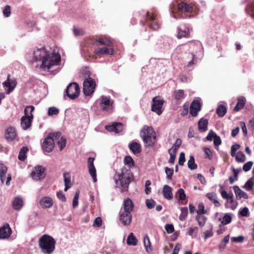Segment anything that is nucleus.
<instances>
[{"label": "nucleus", "mask_w": 254, "mask_h": 254, "mask_svg": "<svg viewBox=\"0 0 254 254\" xmlns=\"http://www.w3.org/2000/svg\"><path fill=\"white\" fill-rule=\"evenodd\" d=\"M133 180V176L132 173L122 171L121 173L115 176V188L118 189L122 192L127 191L129 184Z\"/></svg>", "instance_id": "obj_1"}, {"label": "nucleus", "mask_w": 254, "mask_h": 254, "mask_svg": "<svg viewBox=\"0 0 254 254\" xmlns=\"http://www.w3.org/2000/svg\"><path fill=\"white\" fill-rule=\"evenodd\" d=\"M140 136L145 147H151L155 144L156 134L152 127L144 126L140 131Z\"/></svg>", "instance_id": "obj_2"}, {"label": "nucleus", "mask_w": 254, "mask_h": 254, "mask_svg": "<svg viewBox=\"0 0 254 254\" xmlns=\"http://www.w3.org/2000/svg\"><path fill=\"white\" fill-rule=\"evenodd\" d=\"M56 241L55 239L48 235L45 234L39 239V245L42 252L45 254H50L55 249Z\"/></svg>", "instance_id": "obj_3"}, {"label": "nucleus", "mask_w": 254, "mask_h": 254, "mask_svg": "<svg viewBox=\"0 0 254 254\" xmlns=\"http://www.w3.org/2000/svg\"><path fill=\"white\" fill-rule=\"evenodd\" d=\"M61 61V56L54 53H49V55L42 61L41 68L50 69L53 66L58 65Z\"/></svg>", "instance_id": "obj_4"}, {"label": "nucleus", "mask_w": 254, "mask_h": 254, "mask_svg": "<svg viewBox=\"0 0 254 254\" xmlns=\"http://www.w3.org/2000/svg\"><path fill=\"white\" fill-rule=\"evenodd\" d=\"M34 109L33 106H27L25 108V115L21 119V126L24 130H26L31 126L32 120L33 118L32 112Z\"/></svg>", "instance_id": "obj_5"}, {"label": "nucleus", "mask_w": 254, "mask_h": 254, "mask_svg": "<svg viewBox=\"0 0 254 254\" xmlns=\"http://www.w3.org/2000/svg\"><path fill=\"white\" fill-rule=\"evenodd\" d=\"M65 93L67 96L71 99H75L77 98L80 93V88L77 83L75 82L70 83L66 87Z\"/></svg>", "instance_id": "obj_6"}, {"label": "nucleus", "mask_w": 254, "mask_h": 254, "mask_svg": "<svg viewBox=\"0 0 254 254\" xmlns=\"http://www.w3.org/2000/svg\"><path fill=\"white\" fill-rule=\"evenodd\" d=\"M83 91L86 96H90L94 92L96 87V83L93 79L88 77L83 82Z\"/></svg>", "instance_id": "obj_7"}, {"label": "nucleus", "mask_w": 254, "mask_h": 254, "mask_svg": "<svg viewBox=\"0 0 254 254\" xmlns=\"http://www.w3.org/2000/svg\"><path fill=\"white\" fill-rule=\"evenodd\" d=\"M30 176L35 181L42 180L46 176L45 168L41 165H37L34 167Z\"/></svg>", "instance_id": "obj_8"}, {"label": "nucleus", "mask_w": 254, "mask_h": 254, "mask_svg": "<svg viewBox=\"0 0 254 254\" xmlns=\"http://www.w3.org/2000/svg\"><path fill=\"white\" fill-rule=\"evenodd\" d=\"M178 11L179 13H184V15H182L181 17L183 18H190V15H188L186 14V13H191L193 11V6L191 4H189L185 1H181L178 4L177 7Z\"/></svg>", "instance_id": "obj_9"}, {"label": "nucleus", "mask_w": 254, "mask_h": 254, "mask_svg": "<svg viewBox=\"0 0 254 254\" xmlns=\"http://www.w3.org/2000/svg\"><path fill=\"white\" fill-rule=\"evenodd\" d=\"M164 103V100L160 99V97L156 96L152 99L151 110L160 115L162 113V107Z\"/></svg>", "instance_id": "obj_10"}, {"label": "nucleus", "mask_w": 254, "mask_h": 254, "mask_svg": "<svg viewBox=\"0 0 254 254\" xmlns=\"http://www.w3.org/2000/svg\"><path fill=\"white\" fill-rule=\"evenodd\" d=\"M119 220L120 224H122L123 226H128L131 223L132 215L130 213L120 210Z\"/></svg>", "instance_id": "obj_11"}, {"label": "nucleus", "mask_w": 254, "mask_h": 254, "mask_svg": "<svg viewBox=\"0 0 254 254\" xmlns=\"http://www.w3.org/2000/svg\"><path fill=\"white\" fill-rule=\"evenodd\" d=\"M3 87L6 90L7 94H10L15 88L17 82L15 80L10 79L9 75H8L7 79L2 83Z\"/></svg>", "instance_id": "obj_12"}, {"label": "nucleus", "mask_w": 254, "mask_h": 254, "mask_svg": "<svg viewBox=\"0 0 254 254\" xmlns=\"http://www.w3.org/2000/svg\"><path fill=\"white\" fill-rule=\"evenodd\" d=\"M156 18V15L155 13H152V15L150 14L149 12L146 13V24L149 27L154 30H156L160 28L159 24L157 22L153 23V22Z\"/></svg>", "instance_id": "obj_13"}, {"label": "nucleus", "mask_w": 254, "mask_h": 254, "mask_svg": "<svg viewBox=\"0 0 254 254\" xmlns=\"http://www.w3.org/2000/svg\"><path fill=\"white\" fill-rule=\"evenodd\" d=\"M42 148L48 152H51L55 147V142L50 136H47L42 143Z\"/></svg>", "instance_id": "obj_14"}, {"label": "nucleus", "mask_w": 254, "mask_h": 254, "mask_svg": "<svg viewBox=\"0 0 254 254\" xmlns=\"http://www.w3.org/2000/svg\"><path fill=\"white\" fill-rule=\"evenodd\" d=\"M100 104L99 107L103 111H106L109 110L110 107V99L109 97L101 96L97 101V103Z\"/></svg>", "instance_id": "obj_15"}, {"label": "nucleus", "mask_w": 254, "mask_h": 254, "mask_svg": "<svg viewBox=\"0 0 254 254\" xmlns=\"http://www.w3.org/2000/svg\"><path fill=\"white\" fill-rule=\"evenodd\" d=\"M201 109V104L198 100H193L190 107V113L193 117H196Z\"/></svg>", "instance_id": "obj_16"}, {"label": "nucleus", "mask_w": 254, "mask_h": 254, "mask_svg": "<svg viewBox=\"0 0 254 254\" xmlns=\"http://www.w3.org/2000/svg\"><path fill=\"white\" fill-rule=\"evenodd\" d=\"M189 47L190 50L191 51V53H193L195 55L202 52L203 47L202 44L198 41L190 42L189 44Z\"/></svg>", "instance_id": "obj_17"}, {"label": "nucleus", "mask_w": 254, "mask_h": 254, "mask_svg": "<svg viewBox=\"0 0 254 254\" xmlns=\"http://www.w3.org/2000/svg\"><path fill=\"white\" fill-rule=\"evenodd\" d=\"M49 52L46 51L44 48L37 49L34 51V57L36 61L43 60L49 55Z\"/></svg>", "instance_id": "obj_18"}, {"label": "nucleus", "mask_w": 254, "mask_h": 254, "mask_svg": "<svg viewBox=\"0 0 254 254\" xmlns=\"http://www.w3.org/2000/svg\"><path fill=\"white\" fill-rule=\"evenodd\" d=\"M186 60H190L188 62L185 66L190 69H192L197 63L196 55L194 54L193 53H190L186 58Z\"/></svg>", "instance_id": "obj_19"}, {"label": "nucleus", "mask_w": 254, "mask_h": 254, "mask_svg": "<svg viewBox=\"0 0 254 254\" xmlns=\"http://www.w3.org/2000/svg\"><path fill=\"white\" fill-rule=\"evenodd\" d=\"M128 148L135 155L139 154L141 151V146L139 143L132 141L128 144Z\"/></svg>", "instance_id": "obj_20"}, {"label": "nucleus", "mask_w": 254, "mask_h": 254, "mask_svg": "<svg viewBox=\"0 0 254 254\" xmlns=\"http://www.w3.org/2000/svg\"><path fill=\"white\" fill-rule=\"evenodd\" d=\"M11 229L8 224L0 228V239L8 238L11 234Z\"/></svg>", "instance_id": "obj_21"}, {"label": "nucleus", "mask_w": 254, "mask_h": 254, "mask_svg": "<svg viewBox=\"0 0 254 254\" xmlns=\"http://www.w3.org/2000/svg\"><path fill=\"white\" fill-rule=\"evenodd\" d=\"M40 204L43 208H50L53 204V201L50 197L44 196L41 199Z\"/></svg>", "instance_id": "obj_22"}, {"label": "nucleus", "mask_w": 254, "mask_h": 254, "mask_svg": "<svg viewBox=\"0 0 254 254\" xmlns=\"http://www.w3.org/2000/svg\"><path fill=\"white\" fill-rule=\"evenodd\" d=\"M134 204L132 201L129 198H127L124 201V209H121V211L127 212L131 213L133 209Z\"/></svg>", "instance_id": "obj_23"}, {"label": "nucleus", "mask_w": 254, "mask_h": 254, "mask_svg": "<svg viewBox=\"0 0 254 254\" xmlns=\"http://www.w3.org/2000/svg\"><path fill=\"white\" fill-rule=\"evenodd\" d=\"M16 136L15 128L13 127H8L5 132V137L8 141L13 140Z\"/></svg>", "instance_id": "obj_24"}, {"label": "nucleus", "mask_w": 254, "mask_h": 254, "mask_svg": "<svg viewBox=\"0 0 254 254\" xmlns=\"http://www.w3.org/2000/svg\"><path fill=\"white\" fill-rule=\"evenodd\" d=\"M233 190L236 194L237 199H240L242 197L245 199L248 198V194L245 191H243L242 190H241L238 186H234Z\"/></svg>", "instance_id": "obj_25"}, {"label": "nucleus", "mask_w": 254, "mask_h": 254, "mask_svg": "<svg viewBox=\"0 0 254 254\" xmlns=\"http://www.w3.org/2000/svg\"><path fill=\"white\" fill-rule=\"evenodd\" d=\"M177 37L178 39L182 38L190 37V30L188 27L185 28L184 30H182L181 28H178V34Z\"/></svg>", "instance_id": "obj_26"}, {"label": "nucleus", "mask_w": 254, "mask_h": 254, "mask_svg": "<svg viewBox=\"0 0 254 254\" xmlns=\"http://www.w3.org/2000/svg\"><path fill=\"white\" fill-rule=\"evenodd\" d=\"M163 194L164 197L169 200L173 198L172 189L170 186L165 185L163 187Z\"/></svg>", "instance_id": "obj_27"}, {"label": "nucleus", "mask_w": 254, "mask_h": 254, "mask_svg": "<svg viewBox=\"0 0 254 254\" xmlns=\"http://www.w3.org/2000/svg\"><path fill=\"white\" fill-rule=\"evenodd\" d=\"M125 126L122 123L113 122L112 123V132L116 133L121 132L124 129Z\"/></svg>", "instance_id": "obj_28"}, {"label": "nucleus", "mask_w": 254, "mask_h": 254, "mask_svg": "<svg viewBox=\"0 0 254 254\" xmlns=\"http://www.w3.org/2000/svg\"><path fill=\"white\" fill-rule=\"evenodd\" d=\"M237 103L236 105L234 108L233 110L235 112H238L242 108H243L246 103V98L244 97H240L237 99Z\"/></svg>", "instance_id": "obj_29"}, {"label": "nucleus", "mask_w": 254, "mask_h": 254, "mask_svg": "<svg viewBox=\"0 0 254 254\" xmlns=\"http://www.w3.org/2000/svg\"><path fill=\"white\" fill-rule=\"evenodd\" d=\"M208 121L207 119L201 118L198 122L199 130L201 132H204L207 130Z\"/></svg>", "instance_id": "obj_30"}, {"label": "nucleus", "mask_w": 254, "mask_h": 254, "mask_svg": "<svg viewBox=\"0 0 254 254\" xmlns=\"http://www.w3.org/2000/svg\"><path fill=\"white\" fill-rule=\"evenodd\" d=\"M23 205V200L19 197H15L12 202V207L16 210H19Z\"/></svg>", "instance_id": "obj_31"}, {"label": "nucleus", "mask_w": 254, "mask_h": 254, "mask_svg": "<svg viewBox=\"0 0 254 254\" xmlns=\"http://www.w3.org/2000/svg\"><path fill=\"white\" fill-rule=\"evenodd\" d=\"M64 191H67L70 187V182H71V178L70 175L68 173H64Z\"/></svg>", "instance_id": "obj_32"}, {"label": "nucleus", "mask_w": 254, "mask_h": 254, "mask_svg": "<svg viewBox=\"0 0 254 254\" xmlns=\"http://www.w3.org/2000/svg\"><path fill=\"white\" fill-rule=\"evenodd\" d=\"M7 168L3 164H0V178L2 183H3L6 178Z\"/></svg>", "instance_id": "obj_33"}, {"label": "nucleus", "mask_w": 254, "mask_h": 254, "mask_svg": "<svg viewBox=\"0 0 254 254\" xmlns=\"http://www.w3.org/2000/svg\"><path fill=\"white\" fill-rule=\"evenodd\" d=\"M185 91L182 89L175 90L173 93V97L177 101L181 100L185 98Z\"/></svg>", "instance_id": "obj_34"}, {"label": "nucleus", "mask_w": 254, "mask_h": 254, "mask_svg": "<svg viewBox=\"0 0 254 254\" xmlns=\"http://www.w3.org/2000/svg\"><path fill=\"white\" fill-rule=\"evenodd\" d=\"M94 44L96 46H100V45L110 46L111 44V41L110 40L106 39V38H100L96 40L94 42Z\"/></svg>", "instance_id": "obj_35"}, {"label": "nucleus", "mask_w": 254, "mask_h": 254, "mask_svg": "<svg viewBox=\"0 0 254 254\" xmlns=\"http://www.w3.org/2000/svg\"><path fill=\"white\" fill-rule=\"evenodd\" d=\"M143 243L146 251L148 253L151 252L152 251V248L151 246L149 238L147 235H145L144 236Z\"/></svg>", "instance_id": "obj_36"}, {"label": "nucleus", "mask_w": 254, "mask_h": 254, "mask_svg": "<svg viewBox=\"0 0 254 254\" xmlns=\"http://www.w3.org/2000/svg\"><path fill=\"white\" fill-rule=\"evenodd\" d=\"M124 163L125 165L131 168L135 166V163L133 158L130 156H126L124 159Z\"/></svg>", "instance_id": "obj_37"}, {"label": "nucleus", "mask_w": 254, "mask_h": 254, "mask_svg": "<svg viewBox=\"0 0 254 254\" xmlns=\"http://www.w3.org/2000/svg\"><path fill=\"white\" fill-rule=\"evenodd\" d=\"M127 243L129 246H135L137 243V240L132 233H130L127 237Z\"/></svg>", "instance_id": "obj_38"}, {"label": "nucleus", "mask_w": 254, "mask_h": 254, "mask_svg": "<svg viewBox=\"0 0 254 254\" xmlns=\"http://www.w3.org/2000/svg\"><path fill=\"white\" fill-rule=\"evenodd\" d=\"M233 194L231 193V198L227 199V202L225 203L226 207H230L232 210H235L237 206V202H235L233 198Z\"/></svg>", "instance_id": "obj_39"}, {"label": "nucleus", "mask_w": 254, "mask_h": 254, "mask_svg": "<svg viewBox=\"0 0 254 254\" xmlns=\"http://www.w3.org/2000/svg\"><path fill=\"white\" fill-rule=\"evenodd\" d=\"M216 112L219 117H223L227 112V108L225 106L221 104L216 109Z\"/></svg>", "instance_id": "obj_40"}, {"label": "nucleus", "mask_w": 254, "mask_h": 254, "mask_svg": "<svg viewBox=\"0 0 254 254\" xmlns=\"http://www.w3.org/2000/svg\"><path fill=\"white\" fill-rule=\"evenodd\" d=\"M254 185V177L250 178L243 187V188L248 191L251 190Z\"/></svg>", "instance_id": "obj_41"}, {"label": "nucleus", "mask_w": 254, "mask_h": 254, "mask_svg": "<svg viewBox=\"0 0 254 254\" xmlns=\"http://www.w3.org/2000/svg\"><path fill=\"white\" fill-rule=\"evenodd\" d=\"M28 151V148L26 146H23L20 149L19 155L18 159L20 161H24L26 158V153Z\"/></svg>", "instance_id": "obj_42"}, {"label": "nucleus", "mask_w": 254, "mask_h": 254, "mask_svg": "<svg viewBox=\"0 0 254 254\" xmlns=\"http://www.w3.org/2000/svg\"><path fill=\"white\" fill-rule=\"evenodd\" d=\"M94 53L98 56L103 54H109V49L107 47L99 48L95 50Z\"/></svg>", "instance_id": "obj_43"}, {"label": "nucleus", "mask_w": 254, "mask_h": 254, "mask_svg": "<svg viewBox=\"0 0 254 254\" xmlns=\"http://www.w3.org/2000/svg\"><path fill=\"white\" fill-rule=\"evenodd\" d=\"M181 213L179 216V219L180 221H185L187 217L188 213V209L187 207H181Z\"/></svg>", "instance_id": "obj_44"}, {"label": "nucleus", "mask_w": 254, "mask_h": 254, "mask_svg": "<svg viewBox=\"0 0 254 254\" xmlns=\"http://www.w3.org/2000/svg\"><path fill=\"white\" fill-rule=\"evenodd\" d=\"M188 166L190 170L195 169L197 167V164L195 163L194 158L192 155L190 157V159L188 162Z\"/></svg>", "instance_id": "obj_45"}, {"label": "nucleus", "mask_w": 254, "mask_h": 254, "mask_svg": "<svg viewBox=\"0 0 254 254\" xmlns=\"http://www.w3.org/2000/svg\"><path fill=\"white\" fill-rule=\"evenodd\" d=\"M195 219L197 220L199 225L203 227L205 224L207 218L204 216L197 215L195 216Z\"/></svg>", "instance_id": "obj_46"}, {"label": "nucleus", "mask_w": 254, "mask_h": 254, "mask_svg": "<svg viewBox=\"0 0 254 254\" xmlns=\"http://www.w3.org/2000/svg\"><path fill=\"white\" fill-rule=\"evenodd\" d=\"M238 156H236V160L238 162H244L246 160V156L242 151H240L237 153Z\"/></svg>", "instance_id": "obj_47"}, {"label": "nucleus", "mask_w": 254, "mask_h": 254, "mask_svg": "<svg viewBox=\"0 0 254 254\" xmlns=\"http://www.w3.org/2000/svg\"><path fill=\"white\" fill-rule=\"evenodd\" d=\"M232 221V217L229 214H226L222 218L221 223L223 225L229 224Z\"/></svg>", "instance_id": "obj_48"}, {"label": "nucleus", "mask_w": 254, "mask_h": 254, "mask_svg": "<svg viewBox=\"0 0 254 254\" xmlns=\"http://www.w3.org/2000/svg\"><path fill=\"white\" fill-rule=\"evenodd\" d=\"M89 172L92 177L94 182H97V177H96V170L94 167H89Z\"/></svg>", "instance_id": "obj_49"}, {"label": "nucleus", "mask_w": 254, "mask_h": 254, "mask_svg": "<svg viewBox=\"0 0 254 254\" xmlns=\"http://www.w3.org/2000/svg\"><path fill=\"white\" fill-rule=\"evenodd\" d=\"M59 113V110L55 107H50L48 109L49 116L57 115Z\"/></svg>", "instance_id": "obj_50"}, {"label": "nucleus", "mask_w": 254, "mask_h": 254, "mask_svg": "<svg viewBox=\"0 0 254 254\" xmlns=\"http://www.w3.org/2000/svg\"><path fill=\"white\" fill-rule=\"evenodd\" d=\"M145 203L148 209L154 208L156 205V202L153 199H147L145 201Z\"/></svg>", "instance_id": "obj_51"}, {"label": "nucleus", "mask_w": 254, "mask_h": 254, "mask_svg": "<svg viewBox=\"0 0 254 254\" xmlns=\"http://www.w3.org/2000/svg\"><path fill=\"white\" fill-rule=\"evenodd\" d=\"M165 170L167 179L171 180L174 173V170L167 167H165Z\"/></svg>", "instance_id": "obj_52"}, {"label": "nucleus", "mask_w": 254, "mask_h": 254, "mask_svg": "<svg viewBox=\"0 0 254 254\" xmlns=\"http://www.w3.org/2000/svg\"><path fill=\"white\" fill-rule=\"evenodd\" d=\"M178 195H179V199L180 200H184L186 199V195L185 194V191L184 190V189L181 188V189H179L178 191H177V192Z\"/></svg>", "instance_id": "obj_53"}, {"label": "nucleus", "mask_w": 254, "mask_h": 254, "mask_svg": "<svg viewBox=\"0 0 254 254\" xmlns=\"http://www.w3.org/2000/svg\"><path fill=\"white\" fill-rule=\"evenodd\" d=\"M66 140L64 137H62L61 139L58 141V144L60 147V150H62L66 145Z\"/></svg>", "instance_id": "obj_54"}, {"label": "nucleus", "mask_w": 254, "mask_h": 254, "mask_svg": "<svg viewBox=\"0 0 254 254\" xmlns=\"http://www.w3.org/2000/svg\"><path fill=\"white\" fill-rule=\"evenodd\" d=\"M204 235L205 240H206L208 238L211 237L213 235V226H211L210 230L205 231L204 233Z\"/></svg>", "instance_id": "obj_55"}, {"label": "nucleus", "mask_w": 254, "mask_h": 254, "mask_svg": "<svg viewBox=\"0 0 254 254\" xmlns=\"http://www.w3.org/2000/svg\"><path fill=\"white\" fill-rule=\"evenodd\" d=\"M3 14L5 17H8L10 16L11 13L10 6L9 5H6L3 10Z\"/></svg>", "instance_id": "obj_56"}, {"label": "nucleus", "mask_w": 254, "mask_h": 254, "mask_svg": "<svg viewBox=\"0 0 254 254\" xmlns=\"http://www.w3.org/2000/svg\"><path fill=\"white\" fill-rule=\"evenodd\" d=\"M61 135V132H55L53 133H50L48 136H50V137L53 138V140L54 142L57 139H59Z\"/></svg>", "instance_id": "obj_57"}, {"label": "nucleus", "mask_w": 254, "mask_h": 254, "mask_svg": "<svg viewBox=\"0 0 254 254\" xmlns=\"http://www.w3.org/2000/svg\"><path fill=\"white\" fill-rule=\"evenodd\" d=\"M253 162L252 161H249L245 163L243 167V169L245 172H248L251 169Z\"/></svg>", "instance_id": "obj_58"}, {"label": "nucleus", "mask_w": 254, "mask_h": 254, "mask_svg": "<svg viewBox=\"0 0 254 254\" xmlns=\"http://www.w3.org/2000/svg\"><path fill=\"white\" fill-rule=\"evenodd\" d=\"M198 215L199 214H204L206 213V211L204 209V206L203 203H199L198 205V209L197 210Z\"/></svg>", "instance_id": "obj_59"}, {"label": "nucleus", "mask_w": 254, "mask_h": 254, "mask_svg": "<svg viewBox=\"0 0 254 254\" xmlns=\"http://www.w3.org/2000/svg\"><path fill=\"white\" fill-rule=\"evenodd\" d=\"M73 33L75 36H80L84 34V30L81 28H77L75 26L73 27Z\"/></svg>", "instance_id": "obj_60"}, {"label": "nucleus", "mask_w": 254, "mask_h": 254, "mask_svg": "<svg viewBox=\"0 0 254 254\" xmlns=\"http://www.w3.org/2000/svg\"><path fill=\"white\" fill-rule=\"evenodd\" d=\"M185 162V153L182 152L180 153L178 163L180 165H183L184 164V162Z\"/></svg>", "instance_id": "obj_61"}, {"label": "nucleus", "mask_w": 254, "mask_h": 254, "mask_svg": "<svg viewBox=\"0 0 254 254\" xmlns=\"http://www.w3.org/2000/svg\"><path fill=\"white\" fill-rule=\"evenodd\" d=\"M216 135L212 130H210L206 136V139L208 141H212Z\"/></svg>", "instance_id": "obj_62"}, {"label": "nucleus", "mask_w": 254, "mask_h": 254, "mask_svg": "<svg viewBox=\"0 0 254 254\" xmlns=\"http://www.w3.org/2000/svg\"><path fill=\"white\" fill-rule=\"evenodd\" d=\"M239 213L242 216H248L249 215V211L248 208L245 207L239 212Z\"/></svg>", "instance_id": "obj_63"}, {"label": "nucleus", "mask_w": 254, "mask_h": 254, "mask_svg": "<svg viewBox=\"0 0 254 254\" xmlns=\"http://www.w3.org/2000/svg\"><path fill=\"white\" fill-rule=\"evenodd\" d=\"M102 219L100 217H97L93 222V226L94 227H99L102 225Z\"/></svg>", "instance_id": "obj_64"}]
</instances>
